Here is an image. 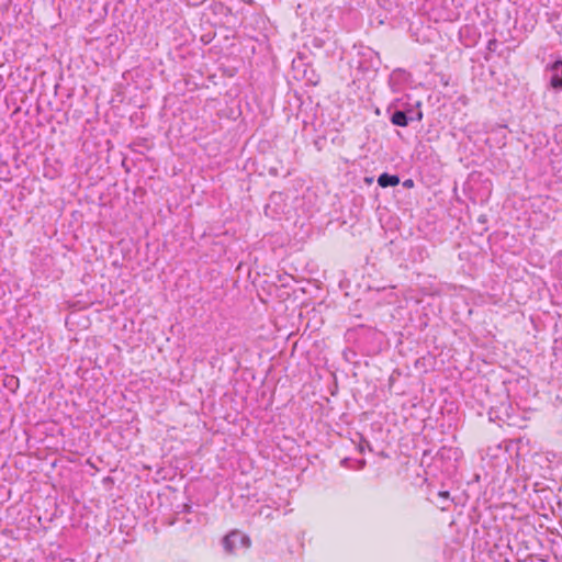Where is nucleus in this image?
<instances>
[{"label": "nucleus", "mask_w": 562, "mask_h": 562, "mask_svg": "<svg viewBox=\"0 0 562 562\" xmlns=\"http://www.w3.org/2000/svg\"><path fill=\"white\" fill-rule=\"evenodd\" d=\"M403 187L404 188H413L414 187V180L413 179H406L404 182H403Z\"/></svg>", "instance_id": "nucleus-6"}, {"label": "nucleus", "mask_w": 562, "mask_h": 562, "mask_svg": "<svg viewBox=\"0 0 562 562\" xmlns=\"http://www.w3.org/2000/svg\"><path fill=\"white\" fill-rule=\"evenodd\" d=\"M222 543L226 553L235 554L239 548L248 549L251 541L239 530H233L223 538Z\"/></svg>", "instance_id": "nucleus-2"}, {"label": "nucleus", "mask_w": 562, "mask_h": 562, "mask_svg": "<svg viewBox=\"0 0 562 562\" xmlns=\"http://www.w3.org/2000/svg\"><path fill=\"white\" fill-rule=\"evenodd\" d=\"M551 72L550 85L554 89H562V60H555L547 67Z\"/></svg>", "instance_id": "nucleus-3"}, {"label": "nucleus", "mask_w": 562, "mask_h": 562, "mask_svg": "<svg viewBox=\"0 0 562 562\" xmlns=\"http://www.w3.org/2000/svg\"><path fill=\"white\" fill-rule=\"evenodd\" d=\"M400 183V177L397 175H390L383 172L378 177V184L381 188L395 187Z\"/></svg>", "instance_id": "nucleus-5"}, {"label": "nucleus", "mask_w": 562, "mask_h": 562, "mask_svg": "<svg viewBox=\"0 0 562 562\" xmlns=\"http://www.w3.org/2000/svg\"><path fill=\"white\" fill-rule=\"evenodd\" d=\"M389 115L390 122L400 127H406L412 122H420L423 120V112L419 109V103L413 106L408 103H402L400 99H394L385 110Z\"/></svg>", "instance_id": "nucleus-1"}, {"label": "nucleus", "mask_w": 562, "mask_h": 562, "mask_svg": "<svg viewBox=\"0 0 562 562\" xmlns=\"http://www.w3.org/2000/svg\"><path fill=\"white\" fill-rule=\"evenodd\" d=\"M408 74L401 68L392 71L389 78L390 87L393 91H397L403 81H406Z\"/></svg>", "instance_id": "nucleus-4"}, {"label": "nucleus", "mask_w": 562, "mask_h": 562, "mask_svg": "<svg viewBox=\"0 0 562 562\" xmlns=\"http://www.w3.org/2000/svg\"><path fill=\"white\" fill-rule=\"evenodd\" d=\"M440 497L445 498V499H448L449 498V492L445 491V492H439L438 494Z\"/></svg>", "instance_id": "nucleus-7"}, {"label": "nucleus", "mask_w": 562, "mask_h": 562, "mask_svg": "<svg viewBox=\"0 0 562 562\" xmlns=\"http://www.w3.org/2000/svg\"><path fill=\"white\" fill-rule=\"evenodd\" d=\"M366 181H367V182H372V179H371V178H370V179H369V178H367V179H366Z\"/></svg>", "instance_id": "nucleus-8"}]
</instances>
